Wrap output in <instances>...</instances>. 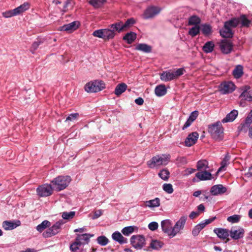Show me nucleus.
<instances>
[{"instance_id":"f257e3e1","label":"nucleus","mask_w":252,"mask_h":252,"mask_svg":"<svg viewBox=\"0 0 252 252\" xmlns=\"http://www.w3.org/2000/svg\"><path fill=\"white\" fill-rule=\"evenodd\" d=\"M250 24V21L245 15H242L239 18H234L226 22L223 28L220 30V34L223 37H231L233 35L232 28H234L239 24H241L242 26L248 27Z\"/></svg>"},{"instance_id":"f03ea898","label":"nucleus","mask_w":252,"mask_h":252,"mask_svg":"<svg viewBox=\"0 0 252 252\" xmlns=\"http://www.w3.org/2000/svg\"><path fill=\"white\" fill-rule=\"evenodd\" d=\"M169 155L162 154L153 157L147 161V165L150 168H158L161 166L166 165L170 161Z\"/></svg>"},{"instance_id":"7ed1b4c3","label":"nucleus","mask_w":252,"mask_h":252,"mask_svg":"<svg viewBox=\"0 0 252 252\" xmlns=\"http://www.w3.org/2000/svg\"><path fill=\"white\" fill-rule=\"evenodd\" d=\"M71 181L69 176H59L51 181L55 190L59 191L65 189Z\"/></svg>"},{"instance_id":"20e7f679","label":"nucleus","mask_w":252,"mask_h":252,"mask_svg":"<svg viewBox=\"0 0 252 252\" xmlns=\"http://www.w3.org/2000/svg\"><path fill=\"white\" fill-rule=\"evenodd\" d=\"M185 69L183 68H179L176 70H168L163 71L160 74V79L164 82H168L178 78L184 74Z\"/></svg>"},{"instance_id":"39448f33","label":"nucleus","mask_w":252,"mask_h":252,"mask_svg":"<svg viewBox=\"0 0 252 252\" xmlns=\"http://www.w3.org/2000/svg\"><path fill=\"white\" fill-rule=\"evenodd\" d=\"M208 131L216 140H220L223 137V128L220 123H217L208 127Z\"/></svg>"},{"instance_id":"423d86ee","label":"nucleus","mask_w":252,"mask_h":252,"mask_svg":"<svg viewBox=\"0 0 252 252\" xmlns=\"http://www.w3.org/2000/svg\"><path fill=\"white\" fill-rule=\"evenodd\" d=\"M105 87L104 83L101 81L94 80L87 83L84 89L88 93H96L99 92Z\"/></svg>"},{"instance_id":"0eeeda50","label":"nucleus","mask_w":252,"mask_h":252,"mask_svg":"<svg viewBox=\"0 0 252 252\" xmlns=\"http://www.w3.org/2000/svg\"><path fill=\"white\" fill-rule=\"evenodd\" d=\"M187 219L188 216L187 215H184L181 216L176 221L173 226V237L182 232V231L185 228Z\"/></svg>"},{"instance_id":"6e6552de","label":"nucleus","mask_w":252,"mask_h":252,"mask_svg":"<svg viewBox=\"0 0 252 252\" xmlns=\"http://www.w3.org/2000/svg\"><path fill=\"white\" fill-rule=\"evenodd\" d=\"M64 223V222L63 220H60L58 221L43 233V237L45 238H48L56 235L60 232L61 226Z\"/></svg>"},{"instance_id":"1a4fd4ad","label":"nucleus","mask_w":252,"mask_h":252,"mask_svg":"<svg viewBox=\"0 0 252 252\" xmlns=\"http://www.w3.org/2000/svg\"><path fill=\"white\" fill-rule=\"evenodd\" d=\"M54 190L52 185L44 184L39 186L36 189L37 195L40 197H47L51 195Z\"/></svg>"},{"instance_id":"9d476101","label":"nucleus","mask_w":252,"mask_h":252,"mask_svg":"<svg viewBox=\"0 0 252 252\" xmlns=\"http://www.w3.org/2000/svg\"><path fill=\"white\" fill-rule=\"evenodd\" d=\"M161 10L160 7L151 5L148 6L145 10L143 17L145 19H151L158 15Z\"/></svg>"},{"instance_id":"9b49d317","label":"nucleus","mask_w":252,"mask_h":252,"mask_svg":"<svg viewBox=\"0 0 252 252\" xmlns=\"http://www.w3.org/2000/svg\"><path fill=\"white\" fill-rule=\"evenodd\" d=\"M162 231L167 234L170 238H173V226L171 220H165L161 222Z\"/></svg>"},{"instance_id":"f8f14e48","label":"nucleus","mask_w":252,"mask_h":252,"mask_svg":"<svg viewBox=\"0 0 252 252\" xmlns=\"http://www.w3.org/2000/svg\"><path fill=\"white\" fill-rule=\"evenodd\" d=\"M130 242L133 247L140 249L145 244V239L141 235H133L131 237Z\"/></svg>"},{"instance_id":"ddd939ff","label":"nucleus","mask_w":252,"mask_h":252,"mask_svg":"<svg viewBox=\"0 0 252 252\" xmlns=\"http://www.w3.org/2000/svg\"><path fill=\"white\" fill-rule=\"evenodd\" d=\"M235 89V85L231 82H225L220 86V91L222 94L231 93Z\"/></svg>"},{"instance_id":"4468645a","label":"nucleus","mask_w":252,"mask_h":252,"mask_svg":"<svg viewBox=\"0 0 252 252\" xmlns=\"http://www.w3.org/2000/svg\"><path fill=\"white\" fill-rule=\"evenodd\" d=\"M21 222L19 220H5L2 222V227L5 230H12L17 227L20 226Z\"/></svg>"},{"instance_id":"2eb2a0df","label":"nucleus","mask_w":252,"mask_h":252,"mask_svg":"<svg viewBox=\"0 0 252 252\" xmlns=\"http://www.w3.org/2000/svg\"><path fill=\"white\" fill-rule=\"evenodd\" d=\"M244 229L239 227L237 229L232 228L229 232V235L233 239L238 240L244 237Z\"/></svg>"},{"instance_id":"dca6fc26","label":"nucleus","mask_w":252,"mask_h":252,"mask_svg":"<svg viewBox=\"0 0 252 252\" xmlns=\"http://www.w3.org/2000/svg\"><path fill=\"white\" fill-rule=\"evenodd\" d=\"M227 189L222 185H214L211 188L210 192L213 195H218L226 192Z\"/></svg>"},{"instance_id":"f3484780","label":"nucleus","mask_w":252,"mask_h":252,"mask_svg":"<svg viewBox=\"0 0 252 252\" xmlns=\"http://www.w3.org/2000/svg\"><path fill=\"white\" fill-rule=\"evenodd\" d=\"M94 234H90L89 233H84L82 234H77L75 239L82 245H85L89 243L90 238L94 237Z\"/></svg>"},{"instance_id":"a211bd4d","label":"nucleus","mask_w":252,"mask_h":252,"mask_svg":"<svg viewBox=\"0 0 252 252\" xmlns=\"http://www.w3.org/2000/svg\"><path fill=\"white\" fill-rule=\"evenodd\" d=\"M214 232L219 238L222 240L227 239L229 235L228 230L224 228H216L214 229Z\"/></svg>"},{"instance_id":"6ab92c4d","label":"nucleus","mask_w":252,"mask_h":252,"mask_svg":"<svg viewBox=\"0 0 252 252\" xmlns=\"http://www.w3.org/2000/svg\"><path fill=\"white\" fill-rule=\"evenodd\" d=\"M220 48L223 53L228 54L232 49V44L228 40H223L220 43Z\"/></svg>"},{"instance_id":"aec40b11","label":"nucleus","mask_w":252,"mask_h":252,"mask_svg":"<svg viewBox=\"0 0 252 252\" xmlns=\"http://www.w3.org/2000/svg\"><path fill=\"white\" fill-rule=\"evenodd\" d=\"M198 136L199 135L196 132H193L189 134L185 141L186 146L190 147L195 144Z\"/></svg>"},{"instance_id":"412c9836","label":"nucleus","mask_w":252,"mask_h":252,"mask_svg":"<svg viewBox=\"0 0 252 252\" xmlns=\"http://www.w3.org/2000/svg\"><path fill=\"white\" fill-rule=\"evenodd\" d=\"M252 123V116H250L249 114H248V116L245 120V122L243 124H242L238 127L239 131L244 132H247Z\"/></svg>"},{"instance_id":"4be33fe9","label":"nucleus","mask_w":252,"mask_h":252,"mask_svg":"<svg viewBox=\"0 0 252 252\" xmlns=\"http://www.w3.org/2000/svg\"><path fill=\"white\" fill-rule=\"evenodd\" d=\"M78 27L77 22H73L64 25L59 28L60 31H66L67 32H71L77 29Z\"/></svg>"},{"instance_id":"5701e85b","label":"nucleus","mask_w":252,"mask_h":252,"mask_svg":"<svg viewBox=\"0 0 252 252\" xmlns=\"http://www.w3.org/2000/svg\"><path fill=\"white\" fill-rule=\"evenodd\" d=\"M195 177L199 181L209 180L212 179V174L210 172L203 170L196 173Z\"/></svg>"},{"instance_id":"b1692460","label":"nucleus","mask_w":252,"mask_h":252,"mask_svg":"<svg viewBox=\"0 0 252 252\" xmlns=\"http://www.w3.org/2000/svg\"><path fill=\"white\" fill-rule=\"evenodd\" d=\"M112 239L118 242L120 244H126L127 243V239L124 237L120 232L119 231H115L112 235Z\"/></svg>"},{"instance_id":"393cba45","label":"nucleus","mask_w":252,"mask_h":252,"mask_svg":"<svg viewBox=\"0 0 252 252\" xmlns=\"http://www.w3.org/2000/svg\"><path fill=\"white\" fill-rule=\"evenodd\" d=\"M240 96L246 100L252 101V89H250L249 87H245V90L241 94Z\"/></svg>"},{"instance_id":"a878e982","label":"nucleus","mask_w":252,"mask_h":252,"mask_svg":"<svg viewBox=\"0 0 252 252\" xmlns=\"http://www.w3.org/2000/svg\"><path fill=\"white\" fill-rule=\"evenodd\" d=\"M198 115V111H194L192 112L190 114L188 120L185 123L182 129L183 130H184L186 128H187V127H188L189 126L191 125V123L197 118Z\"/></svg>"},{"instance_id":"bb28decb","label":"nucleus","mask_w":252,"mask_h":252,"mask_svg":"<svg viewBox=\"0 0 252 252\" xmlns=\"http://www.w3.org/2000/svg\"><path fill=\"white\" fill-rule=\"evenodd\" d=\"M30 7V4L28 2H24L19 6L14 8V11L17 15H20L28 10Z\"/></svg>"},{"instance_id":"cd10ccee","label":"nucleus","mask_w":252,"mask_h":252,"mask_svg":"<svg viewBox=\"0 0 252 252\" xmlns=\"http://www.w3.org/2000/svg\"><path fill=\"white\" fill-rule=\"evenodd\" d=\"M238 111L236 110H233L226 115L225 118H224L222 120V122L223 123L229 122H232L236 119V117L238 116Z\"/></svg>"},{"instance_id":"c85d7f7f","label":"nucleus","mask_w":252,"mask_h":252,"mask_svg":"<svg viewBox=\"0 0 252 252\" xmlns=\"http://www.w3.org/2000/svg\"><path fill=\"white\" fill-rule=\"evenodd\" d=\"M137 34L133 32H130L126 34L123 37V40L126 41L128 44H131L136 39Z\"/></svg>"},{"instance_id":"c756f323","label":"nucleus","mask_w":252,"mask_h":252,"mask_svg":"<svg viewBox=\"0 0 252 252\" xmlns=\"http://www.w3.org/2000/svg\"><path fill=\"white\" fill-rule=\"evenodd\" d=\"M135 49L144 53H150L152 51V47L145 43H139L136 46Z\"/></svg>"},{"instance_id":"7c9ffc66","label":"nucleus","mask_w":252,"mask_h":252,"mask_svg":"<svg viewBox=\"0 0 252 252\" xmlns=\"http://www.w3.org/2000/svg\"><path fill=\"white\" fill-rule=\"evenodd\" d=\"M160 201L158 198H156L154 199L147 201L145 202V206L151 208L158 207L160 206Z\"/></svg>"},{"instance_id":"2f4dec72","label":"nucleus","mask_w":252,"mask_h":252,"mask_svg":"<svg viewBox=\"0 0 252 252\" xmlns=\"http://www.w3.org/2000/svg\"><path fill=\"white\" fill-rule=\"evenodd\" d=\"M163 246V243L158 240H152L150 244V247L154 250H159Z\"/></svg>"},{"instance_id":"473e14b6","label":"nucleus","mask_w":252,"mask_h":252,"mask_svg":"<svg viewBox=\"0 0 252 252\" xmlns=\"http://www.w3.org/2000/svg\"><path fill=\"white\" fill-rule=\"evenodd\" d=\"M155 92L156 95L161 96L166 94L167 91L164 85H160L156 87Z\"/></svg>"},{"instance_id":"72a5a7b5","label":"nucleus","mask_w":252,"mask_h":252,"mask_svg":"<svg viewBox=\"0 0 252 252\" xmlns=\"http://www.w3.org/2000/svg\"><path fill=\"white\" fill-rule=\"evenodd\" d=\"M111 28L113 29V30L117 31L118 32H121L122 31H125L124 27V23L123 22L120 21L110 25Z\"/></svg>"},{"instance_id":"f704fd0d","label":"nucleus","mask_w":252,"mask_h":252,"mask_svg":"<svg viewBox=\"0 0 252 252\" xmlns=\"http://www.w3.org/2000/svg\"><path fill=\"white\" fill-rule=\"evenodd\" d=\"M127 88V85L124 83L118 85L115 90V94L117 96L121 95Z\"/></svg>"},{"instance_id":"c9c22d12","label":"nucleus","mask_w":252,"mask_h":252,"mask_svg":"<svg viewBox=\"0 0 252 252\" xmlns=\"http://www.w3.org/2000/svg\"><path fill=\"white\" fill-rule=\"evenodd\" d=\"M209 168L208 162L206 160H200L197 163V169L199 171H206Z\"/></svg>"},{"instance_id":"e433bc0d","label":"nucleus","mask_w":252,"mask_h":252,"mask_svg":"<svg viewBox=\"0 0 252 252\" xmlns=\"http://www.w3.org/2000/svg\"><path fill=\"white\" fill-rule=\"evenodd\" d=\"M214 43L212 41L207 42L203 46L202 49L206 53H211L213 51L214 48Z\"/></svg>"},{"instance_id":"4c0bfd02","label":"nucleus","mask_w":252,"mask_h":252,"mask_svg":"<svg viewBox=\"0 0 252 252\" xmlns=\"http://www.w3.org/2000/svg\"><path fill=\"white\" fill-rule=\"evenodd\" d=\"M115 35V32L114 30L108 29H104V39L109 40L112 39Z\"/></svg>"},{"instance_id":"58836bf2","label":"nucleus","mask_w":252,"mask_h":252,"mask_svg":"<svg viewBox=\"0 0 252 252\" xmlns=\"http://www.w3.org/2000/svg\"><path fill=\"white\" fill-rule=\"evenodd\" d=\"M51 226V222L48 220H44L36 226V230L39 232H42L44 229Z\"/></svg>"},{"instance_id":"ea45409f","label":"nucleus","mask_w":252,"mask_h":252,"mask_svg":"<svg viewBox=\"0 0 252 252\" xmlns=\"http://www.w3.org/2000/svg\"><path fill=\"white\" fill-rule=\"evenodd\" d=\"M105 2L106 0H90L89 1V4L95 8L101 7Z\"/></svg>"},{"instance_id":"a19ab883","label":"nucleus","mask_w":252,"mask_h":252,"mask_svg":"<svg viewBox=\"0 0 252 252\" xmlns=\"http://www.w3.org/2000/svg\"><path fill=\"white\" fill-rule=\"evenodd\" d=\"M230 158L228 155H226L221 162V166L218 170V172L225 170V168L229 163Z\"/></svg>"},{"instance_id":"79ce46f5","label":"nucleus","mask_w":252,"mask_h":252,"mask_svg":"<svg viewBox=\"0 0 252 252\" xmlns=\"http://www.w3.org/2000/svg\"><path fill=\"white\" fill-rule=\"evenodd\" d=\"M243 73V66L241 65H237L233 71V74L236 78L241 77Z\"/></svg>"},{"instance_id":"37998d69","label":"nucleus","mask_w":252,"mask_h":252,"mask_svg":"<svg viewBox=\"0 0 252 252\" xmlns=\"http://www.w3.org/2000/svg\"><path fill=\"white\" fill-rule=\"evenodd\" d=\"M170 175V172L167 169H163L158 173L159 177L164 181L168 179Z\"/></svg>"},{"instance_id":"c03bdc74","label":"nucleus","mask_w":252,"mask_h":252,"mask_svg":"<svg viewBox=\"0 0 252 252\" xmlns=\"http://www.w3.org/2000/svg\"><path fill=\"white\" fill-rule=\"evenodd\" d=\"M135 228L136 227L134 226H126L122 230V232L124 235L128 236L134 232Z\"/></svg>"},{"instance_id":"a18cd8bd","label":"nucleus","mask_w":252,"mask_h":252,"mask_svg":"<svg viewBox=\"0 0 252 252\" xmlns=\"http://www.w3.org/2000/svg\"><path fill=\"white\" fill-rule=\"evenodd\" d=\"M75 214V212L70 211L69 212H64L62 213V217L63 219L69 220H70L73 218Z\"/></svg>"},{"instance_id":"49530a36","label":"nucleus","mask_w":252,"mask_h":252,"mask_svg":"<svg viewBox=\"0 0 252 252\" xmlns=\"http://www.w3.org/2000/svg\"><path fill=\"white\" fill-rule=\"evenodd\" d=\"M200 30L205 35H208L211 32V28L208 25H202L200 28Z\"/></svg>"},{"instance_id":"de8ad7c7","label":"nucleus","mask_w":252,"mask_h":252,"mask_svg":"<svg viewBox=\"0 0 252 252\" xmlns=\"http://www.w3.org/2000/svg\"><path fill=\"white\" fill-rule=\"evenodd\" d=\"M241 218V216L239 215H234L227 218V220L229 222L234 223L238 222Z\"/></svg>"},{"instance_id":"09e8293b","label":"nucleus","mask_w":252,"mask_h":252,"mask_svg":"<svg viewBox=\"0 0 252 252\" xmlns=\"http://www.w3.org/2000/svg\"><path fill=\"white\" fill-rule=\"evenodd\" d=\"M200 22L199 18L196 16L190 17L189 20V24L190 25H198Z\"/></svg>"},{"instance_id":"8fccbe9b","label":"nucleus","mask_w":252,"mask_h":252,"mask_svg":"<svg viewBox=\"0 0 252 252\" xmlns=\"http://www.w3.org/2000/svg\"><path fill=\"white\" fill-rule=\"evenodd\" d=\"M135 20L134 18H131L128 19L124 24V27L125 28V31L129 29L131 26H132L135 23Z\"/></svg>"},{"instance_id":"3c124183","label":"nucleus","mask_w":252,"mask_h":252,"mask_svg":"<svg viewBox=\"0 0 252 252\" xmlns=\"http://www.w3.org/2000/svg\"><path fill=\"white\" fill-rule=\"evenodd\" d=\"M82 246L80 243L75 239V241L70 245V250L71 252H76L79 250V247Z\"/></svg>"},{"instance_id":"603ef678","label":"nucleus","mask_w":252,"mask_h":252,"mask_svg":"<svg viewBox=\"0 0 252 252\" xmlns=\"http://www.w3.org/2000/svg\"><path fill=\"white\" fill-rule=\"evenodd\" d=\"M97 242L100 245L104 246L108 243L109 240L104 236H100L97 238Z\"/></svg>"},{"instance_id":"864d4df0","label":"nucleus","mask_w":252,"mask_h":252,"mask_svg":"<svg viewBox=\"0 0 252 252\" xmlns=\"http://www.w3.org/2000/svg\"><path fill=\"white\" fill-rule=\"evenodd\" d=\"M73 4L74 2L72 0H67L65 1L63 8L60 9L63 12H65L68 9L69 7L72 8L73 6Z\"/></svg>"},{"instance_id":"5fc2aeb1","label":"nucleus","mask_w":252,"mask_h":252,"mask_svg":"<svg viewBox=\"0 0 252 252\" xmlns=\"http://www.w3.org/2000/svg\"><path fill=\"white\" fill-rule=\"evenodd\" d=\"M200 27L198 25L194 26L189 31V34L192 36H196L199 32Z\"/></svg>"},{"instance_id":"6e6d98bb","label":"nucleus","mask_w":252,"mask_h":252,"mask_svg":"<svg viewBox=\"0 0 252 252\" xmlns=\"http://www.w3.org/2000/svg\"><path fill=\"white\" fill-rule=\"evenodd\" d=\"M2 15L3 17L5 18H8L13 16H16V14L14 11V9H13L12 10L6 11L5 12H2Z\"/></svg>"},{"instance_id":"4d7b16f0","label":"nucleus","mask_w":252,"mask_h":252,"mask_svg":"<svg viewBox=\"0 0 252 252\" xmlns=\"http://www.w3.org/2000/svg\"><path fill=\"white\" fill-rule=\"evenodd\" d=\"M162 189L164 191L169 194L172 193L174 190L172 185L170 184H164Z\"/></svg>"},{"instance_id":"13d9d810","label":"nucleus","mask_w":252,"mask_h":252,"mask_svg":"<svg viewBox=\"0 0 252 252\" xmlns=\"http://www.w3.org/2000/svg\"><path fill=\"white\" fill-rule=\"evenodd\" d=\"M93 35L98 38H101L104 39V29L98 30L94 31Z\"/></svg>"},{"instance_id":"bf43d9fd","label":"nucleus","mask_w":252,"mask_h":252,"mask_svg":"<svg viewBox=\"0 0 252 252\" xmlns=\"http://www.w3.org/2000/svg\"><path fill=\"white\" fill-rule=\"evenodd\" d=\"M40 44L41 41L39 40H37L32 43L31 48V51L32 54L34 53Z\"/></svg>"},{"instance_id":"052dcab7","label":"nucleus","mask_w":252,"mask_h":252,"mask_svg":"<svg viewBox=\"0 0 252 252\" xmlns=\"http://www.w3.org/2000/svg\"><path fill=\"white\" fill-rule=\"evenodd\" d=\"M158 223L157 222L153 221L149 224L148 227L151 230L154 231L158 228Z\"/></svg>"},{"instance_id":"680f3d73","label":"nucleus","mask_w":252,"mask_h":252,"mask_svg":"<svg viewBox=\"0 0 252 252\" xmlns=\"http://www.w3.org/2000/svg\"><path fill=\"white\" fill-rule=\"evenodd\" d=\"M78 116V113L71 114L66 118L65 121H73L76 120Z\"/></svg>"},{"instance_id":"e2e57ef3","label":"nucleus","mask_w":252,"mask_h":252,"mask_svg":"<svg viewBox=\"0 0 252 252\" xmlns=\"http://www.w3.org/2000/svg\"><path fill=\"white\" fill-rule=\"evenodd\" d=\"M102 212L103 211L101 210H97L95 211L94 213V216L92 217V219L93 220L97 219L98 218L101 216V215L102 214Z\"/></svg>"},{"instance_id":"0e129e2a","label":"nucleus","mask_w":252,"mask_h":252,"mask_svg":"<svg viewBox=\"0 0 252 252\" xmlns=\"http://www.w3.org/2000/svg\"><path fill=\"white\" fill-rule=\"evenodd\" d=\"M201 230L200 227L196 225L193 229L192 231V234L194 236H197Z\"/></svg>"},{"instance_id":"69168bd1","label":"nucleus","mask_w":252,"mask_h":252,"mask_svg":"<svg viewBox=\"0 0 252 252\" xmlns=\"http://www.w3.org/2000/svg\"><path fill=\"white\" fill-rule=\"evenodd\" d=\"M195 170H196L195 169L193 168H187L184 171V175L186 176H188L190 175L191 174L194 173L195 171Z\"/></svg>"},{"instance_id":"338daca9","label":"nucleus","mask_w":252,"mask_h":252,"mask_svg":"<svg viewBox=\"0 0 252 252\" xmlns=\"http://www.w3.org/2000/svg\"><path fill=\"white\" fill-rule=\"evenodd\" d=\"M199 215V213L198 212H191V213L189 215V217L191 219H193L196 218Z\"/></svg>"},{"instance_id":"774afa93","label":"nucleus","mask_w":252,"mask_h":252,"mask_svg":"<svg viewBox=\"0 0 252 252\" xmlns=\"http://www.w3.org/2000/svg\"><path fill=\"white\" fill-rule=\"evenodd\" d=\"M245 175L248 178L252 177V167L249 168L248 171Z\"/></svg>"}]
</instances>
